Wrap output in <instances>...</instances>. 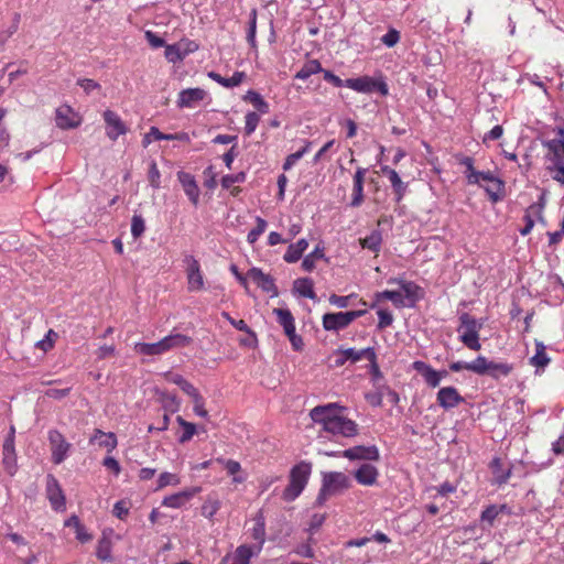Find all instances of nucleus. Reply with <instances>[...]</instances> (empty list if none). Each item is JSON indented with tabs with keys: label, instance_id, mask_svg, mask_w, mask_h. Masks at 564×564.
Wrapping results in <instances>:
<instances>
[{
	"label": "nucleus",
	"instance_id": "obj_13",
	"mask_svg": "<svg viewBox=\"0 0 564 564\" xmlns=\"http://www.w3.org/2000/svg\"><path fill=\"white\" fill-rule=\"evenodd\" d=\"M543 209H544V203L543 198H541L539 202L531 204L524 213L523 220L525 223V226L520 229V234L522 236H527L531 232L533 229L535 221H541L545 225L544 218H543Z\"/></svg>",
	"mask_w": 564,
	"mask_h": 564
},
{
	"label": "nucleus",
	"instance_id": "obj_36",
	"mask_svg": "<svg viewBox=\"0 0 564 564\" xmlns=\"http://www.w3.org/2000/svg\"><path fill=\"white\" fill-rule=\"evenodd\" d=\"M3 465L7 470L12 474V468L15 462V451L12 435H8L3 443Z\"/></svg>",
	"mask_w": 564,
	"mask_h": 564
},
{
	"label": "nucleus",
	"instance_id": "obj_54",
	"mask_svg": "<svg viewBox=\"0 0 564 564\" xmlns=\"http://www.w3.org/2000/svg\"><path fill=\"white\" fill-rule=\"evenodd\" d=\"M181 482V479L177 475L164 471L158 478V484L155 490H161L167 486H176Z\"/></svg>",
	"mask_w": 564,
	"mask_h": 564
},
{
	"label": "nucleus",
	"instance_id": "obj_53",
	"mask_svg": "<svg viewBox=\"0 0 564 564\" xmlns=\"http://www.w3.org/2000/svg\"><path fill=\"white\" fill-rule=\"evenodd\" d=\"M256 223L257 226L253 229H251L247 236V240L250 245H253L268 227V223L259 216L256 217Z\"/></svg>",
	"mask_w": 564,
	"mask_h": 564
},
{
	"label": "nucleus",
	"instance_id": "obj_4",
	"mask_svg": "<svg viewBox=\"0 0 564 564\" xmlns=\"http://www.w3.org/2000/svg\"><path fill=\"white\" fill-rule=\"evenodd\" d=\"M459 322L460 325L457 332L460 334V341L471 350H480L481 345L479 343V330L481 328V324H479L468 313H463L459 316Z\"/></svg>",
	"mask_w": 564,
	"mask_h": 564
},
{
	"label": "nucleus",
	"instance_id": "obj_56",
	"mask_svg": "<svg viewBox=\"0 0 564 564\" xmlns=\"http://www.w3.org/2000/svg\"><path fill=\"white\" fill-rule=\"evenodd\" d=\"M145 231V221L141 215L134 214L131 218V235L134 239L140 238Z\"/></svg>",
	"mask_w": 564,
	"mask_h": 564
},
{
	"label": "nucleus",
	"instance_id": "obj_49",
	"mask_svg": "<svg viewBox=\"0 0 564 564\" xmlns=\"http://www.w3.org/2000/svg\"><path fill=\"white\" fill-rule=\"evenodd\" d=\"M311 145H312L311 141H305V144H304V147L301 150H299V151L288 155L285 161H284V163H283V170L284 171L291 170L292 166H294L296 164V162L300 159H302L303 155L306 154L310 151Z\"/></svg>",
	"mask_w": 564,
	"mask_h": 564
},
{
	"label": "nucleus",
	"instance_id": "obj_10",
	"mask_svg": "<svg viewBox=\"0 0 564 564\" xmlns=\"http://www.w3.org/2000/svg\"><path fill=\"white\" fill-rule=\"evenodd\" d=\"M339 354L341 355V359L337 361L339 365H343L346 360H351L352 362H356L361 359H367L371 365L373 375L378 376L380 372L376 361L377 356L373 348L369 347L361 350H356L355 348H347L339 350Z\"/></svg>",
	"mask_w": 564,
	"mask_h": 564
},
{
	"label": "nucleus",
	"instance_id": "obj_28",
	"mask_svg": "<svg viewBox=\"0 0 564 564\" xmlns=\"http://www.w3.org/2000/svg\"><path fill=\"white\" fill-rule=\"evenodd\" d=\"M273 314L276 316L278 323L283 327L285 335L292 334L295 330V321L290 310L276 307L273 308Z\"/></svg>",
	"mask_w": 564,
	"mask_h": 564
},
{
	"label": "nucleus",
	"instance_id": "obj_6",
	"mask_svg": "<svg viewBox=\"0 0 564 564\" xmlns=\"http://www.w3.org/2000/svg\"><path fill=\"white\" fill-rule=\"evenodd\" d=\"M47 440L51 449V459L55 465L62 464L69 454L72 444L66 441L64 435L57 430H50Z\"/></svg>",
	"mask_w": 564,
	"mask_h": 564
},
{
	"label": "nucleus",
	"instance_id": "obj_32",
	"mask_svg": "<svg viewBox=\"0 0 564 564\" xmlns=\"http://www.w3.org/2000/svg\"><path fill=\"white\" fill-rule=\"evenodd\" d=\"M258 554L257 550L250 545H239L234 553L231 564H250L251 557Z\"/></svg>",
	"mask_w": 564,
	"mask_h": 564
},
{
	"label": "nucleus",
	"instance_id": "obj_38",
	"mask_svg": "<svg viewBox=\"0 0 564 564\" xmlns=\"http://www.w3.org/2000/svg\"><path fill=\"white\" fill-rule=\"evenodd\" d=\"M322 64L317 59L307 61L302 68L295 74L294 78L305 80L314 74L323 72Z\"/></svg>",
	"mask_w": 564,
	"mask_h": 564
},
{
	"label": "nucleus",
	"instance_id": "obj_42",
	"mask_svg": "<svg viewBox=\"0 0 564 564\" xmlns=\"http://www.w3.org/2000/svg\"><path fill=\"white\" fill-rule=\"evenodd\" d=\"M72 522H75V533L76 539L82 542L86 543L93 539L91 534H89L85 528V525L80 522L79 518L77 516H72L66 522V527H70Z\"/></svg>",
	"mask_w": 564,
	"mask_h": 564
},
{
	"label": "nucleus",
	"instance_id": "obj_40",
	"mask_svg": "<svg viewBox=\"0 0 564 564\" xmlns=\"http://www.w3.org/2000/svg\"><path fill=\"white\" fill-rule=\"evenodd\" d=\"M359 242L364 249L378 253L382 243L381 232L379 230H373L367 237L359 239Z\"/></svg>",
	"mask_w": 564,
	"mask_h": 564
},
{
	"label": "nucleus",
	"instance_id": "obj_21",
	"mask_svg": "<svg viewBox=\"0 0 564 564\" xmlns=\"http://www.w3.org/2000/svg\"><path fill=\"white\" fill-rule=\"evenodd\" d=\"M200 491L199 487H194L191 489H186L173 495L165 497L162 501V506L167 508H181L183 507L192 497Z\"/></svg>",
	"mask_w": 564,
	"mask_h": 564
},
{
	"label": "nucleus",
	"instance_id": "obj_27",
	"mask_svg": "<svg viewBox=\"0 0 564 564\" xmlns=\"http://www.w3.org/2000/svg\"><path fill=\"white\" fill-rule=\"evenodd\" d=\"M95 441H98V445L100 447H105L109 453L112 452L118 445V441L115 433H106L99 429L95 430L94 435L90 438L91 443Z\"/></svg>",
	"mask_w": 564,
	"mask_h": 564
},
{
	"label": "nucleus",
	"instance_id": "obj_26",
	"mask_svg": "<svg viewBox=\"0 0 564 564\" xmlns=\"http://www.w3.org/2000/svg\"><path fill=\"white\" fill-rule=\"evenodd\" d=\"M164 352L174 349L186 347L192 343V338L183 334H170L161 339Z\"/></svg>",
	"mask_w": 564,
	"mask_h": 564
},
{
	"label": "nucleus",
	"instance_id": "obj_14",
	"mask_svg": "<svg viewBox=\"0 0 564 564\" xmlns=\"http://www.w3.org/2000/svg\"><path fill=\"white\" fill-rule=\"evenodd\" d=\"M46 495L52 508L55 511H64L66 507V499L58 480L53 476H47Z\"/></svg>",
	"mask_w": 564,
	"mask_h": 564
},
{
	"label": "nucleus",
	"instance_id": "obj_3",
	"mask_svg": "<svg viewBox=\"0 0 564 564\" xmlns=\"http://www.w3.org/2000/svg\"><path fill=\"white\" fill-rule=\"evenodd\" d=\"M312 471V465L307 462L296 464L290 471L289 485L282 492L284 501H294L305 489Z\"/></svg>",
	"mask_w": 564,
	"mask_h": 564
},
{
	"label": "nucleus",
	"instance_id": "obj_50",
	"mask_svg": "<svg viewBox=\"0 0 564 564\" xmlns=\"http://www.w3.org/2000/svg\"><path fill=\"white\" fill-rule=\"evenodd\" d=\"M176 421L183 429V434L180 436L178 442L181 444H184L191 441L196 433V425L194 423L185 421L182 416H177Z\"/></svg>",
	"mask_w": 564,
	"mask_h": 564
},
{
	"label": "nucleus",
	"instance_id": "obj_17",
	"mask_svg": "<svg viewBox=\"0 0 564 564\" xmlns=\"http://www.w3.org/2000/svg\"><path fill=\"white\" fill-rule=\"evenodd\" d=\"M367 170L365 167H358L352 178V194L350 206L359 207L364 203V183Z\"/></svg>",
	"mask_w": 564,
	"mask_h": 564
},
{
	"label": "nucleus",
	"instance_id": "obj_8",
	"mask_svg": "<svg viewBox=\"0 0 564 564\" xmlns=\"http://www.w3.org/2000/svg\"><path fill=\"white\" fill-rule=\"evenodd\" d=\"M327 456H341L348 458L349 460H379L380 454L379 449L376 445L364 446L358 445L350 448H347L343 452H330L326 453Z\"/></svg>",
	"mask_w": 564,
	"mask_h": 564
},
{
	"label": "nucleus",
	"instance_id": "obj_59",
	"mask_svg": "<svg viewBox=\"0 0 564 564\" xmlns=\"http://www.w3.org/2000/svg\"><path fill=\"white\" fill-rule=\"evenodd\" d=\"M259 122H260V116L257 112H254V111L248 112L245 117V133H246V135H251L256 131Z\"/></svg>",
	"mask_w": 564,
	"mask_h": 564
},
{
	"label": "nucleus",
	"instance_id": "obj_47",
	"mask_svg": "<svg viewBox=\"0 0 564 564\" xmlns=\"http://www.w3.org/2000/svg\"><path fill=\"white\" fill-rule=\"evenodd\" d=\"M149 135H152L154 140H178V141H189V137L185 132H178L174 134H165L159 130L156 127H151L149 131Z\"/></svg>",
	"mask_w": 564,
	"mask_h": 564
},
{
	"label": "nucleus",
	"instance_id": "obj_11",
	"mask_svg": "<svg viewBox=\"0 0 564 564\" xmlns=\"http://www.w3.org/2000/svg\"><path fill=\"white\" fill-rule=\"evenodd\" d=\"M55 123L62 130L75 129L80 126L82 117L70 106L62 105L56 108Z\"/></svg>",
	"mask_w": 564,
	"mask_h": 564
},
{
	"label": "nucleus",
	"instance_id": "obj_15",
	"mask_svg": "<svg viewBox=\"0 0 564 564\" xmlns=\"http://www.w3.org/2000/svg\"><path fill=\"white\" fill-rule=\"evenodd\" d=\"M247 276L252 280L263 292L270 293L272 297L279 295L274 279L270 274L264 273L261 269L251 268L247 272Z\"/></svg>",
	"mask_w": 564,
	"mask_h": 564
},
{
	"label": "nucleus",
	"instance_id": "obj_63",
	"mask_svg": "<svg viewBox=\"0 0 564 564\" xmlns=\"http://www.w3.org/2000/svg\"><path fill=\"white\" fill-rule=\"evenodd\" d=\"M183 262L186 267L185 268L186 275L202 271L198 260L192 254H185Z\"/></svg>",
	"mask_w": 564,
	"mask_h": 564
},
{
	"label": "nucleus",
	"instance_id": "obj_1",
	"mask_svg": "<svg viewBox=\"0 0 564 564\" xmlns=\"http://www.w3.org/2000/svg\"><path fill=\"white\" fill-rule=\"evenodd\" d=\"M308 415L313 423L321 427L319 434L326 433L335 438H351L358 435V424L348 417L347 408L339 403L316 405Z\"/></svg>",
	"mask_w": 564,
	"mask_h": 564
},
{
	"label": "nucleus",
	"instance_id": "obj_31",
	"mask_svg": "<svg viewBox=\"0 0 564 564\" xmlns=\"http://www.w3.org/2000/svg\"><path fill=\"white\" fill-rule=\"evenodd\" d=\"M294 291L301 296L314 300L316 294L314 292V282L310 278H300L294 281Z\"/></svg>",
	"mask_w": 564,
	"mask_h": 564
},
{
	"label": "nucleus",
	"instance_id": "obj_25",
	"mask_svg": "<svg viewBox=\"0 0 564 564\" xmlns=\"http://www.w3.org/2000/svg\"><path fill=\"white\" fill-rule=\"evenodd\" d=\"M308 247V241L306 239H300L297 240L295 243H291L285 253L283 254V260L288 263H295L297 262L304 251L307 249Z\"/></svg>",
	"mask_w": 564,
	"mask_h": 564
},
{
	"label": "nucleus",
	"instance_id": "obj_22",
	"mask_svg": "<svg viewBox=\"0 0 564 564\" xmlns=\"http://www.w3.org/2000/svg\"><path fill=\"white\" fill-rule=\"evenodd\" d=\"M354 477L362 486H373L379 477V470L371 464H362L355 470Z\"/></svg>",
	"mask_w": 564,
	"mask_h": 564
},
{
	"label": "nucleus",
	"instance_id": "obj_64",
	"mask_svg": "<svg viewBox=\"0 0 564 564\" xmlns=\"http://www.w3.org/2000/svg\"><path fill=\"white\" fill-rule=\"evenodd\" d=\"M246 181V174L243 172L234 174V175H225L221 178V186L224 188H231L236 183H243Z\"/></svg>",
	"mask_w": 564,
	"mask_h": 564
},
{
	"label": "nucleus",
	"instance_id": "obj_30",
	"mask_svg": "<svg viewBox=\"0 0 564 564\" xmlns=\"http://www.w3.org/2000/svg\"><path fill=\"white\" fill-rule=\"evenodd\" d=\"M437 400L440 404L445 408H454L463 401L457 390H438Z\"/></svg>",
	"mask_w": 564,
	"mask_h": 564
},
{
	"label": "nucleus",
	"instance_id": "obj_20",
	"mask_svg": "<svg viewBox=\"0 0 564 564\" xmlns=\"http://www.w3.org/2000/svg\"><path fill=\"white\" fill-rule=\"evenodd\" d=\"M177 178L183 186L185 194L188 196L189 200L194 206L198 205L199 202V187L193 175L186 172H178Z\"/></svg>",
	"mask_w": 564,
	"mask_h": 564
},
{
	"label": "nucleus",
	"instance_id": "obj_18",
	"mask_svg": "<svg viewBox=\"0 0 564 564\" xmlns=\"http://www.w3.org/2000/svg\"><path fill=\"white\" fill-rule=\"evenodd\" d=\"M206 96V91L202 88H187L178 94L177 106L180 108H193Z\"/></svg>",
	"mask_w": 564,
	"mask_h": 564
},
{
	"label": "nucleus",
	"instance_id": "obj_55",
	"mask_svg": "<svg viewBox=\"0 0 564 564\" xmlns=\"http://www.w3.org/2000/svg\"><path fill=\"white\" fill-rule=\"evenodd\" d=\"M545 346L542 343H536V349L534 356L531 358L532 365L535 367H545L549 364Z\"/></svg>",
	"mask_w": 564,
	"mask_h": 564
},
{
	"label": "nucleus",
	"instance_id": "obj_2",
	"mask_svg": "<svg viewBox=\"0 0 564 564\" xmlns=\"http://www.w3.org/2000/svg\"><path fill=\"white\" fill-rule=\"evenodd\" d=\"M351 487L350 478L341 471H326L322 474V486L316 503L323 506L330 497L341 495Z\"/></svg>",
	"mask_w": 564,
	"mask_h": 564
},
{
	"label": "nucleus",
	"instance_id": "obj_62",
	"mask_svg": "<svg viewBox=\"0 0 564 564\" xmlns=\"http://www.w3.org/2000/svg\"><path fill=\"white\" fill-rule=\"evenodd\" d=\"M165 57L171 63L181 62L184 58L180 47L176 44L165 45Z\"/></svg>",
	"mask_w": 564,
	"mask_h": 564
},
{
	"label": "nucleus",
	"instance_id": "obj_35",
	"mask_svg": "<svg viewBox=\"0 0 564 564\" xmlns=\"http://www.w3.org/2000/svg\"><path fill=\"white\" fill-rule=\"evenodd\" d=\"M490 468L494 475V482L498 485L506 484L511 476V469L505 470L502 460L498 457L494 458Z\"/></svg>",
	"mask_w": 564,
	"mask_h": 564
},
{
	"label": "nucleus",
	"instance_id": "obj_12",
	"mask_svg": "<svg viewBox=\"0 0 564 564\" xmlns=\"http://www.w3.org/2000/svg\"><path fill=\"white\" fill-rule=\"evenodd\" d=\"M102 118L107 127L106 134L111 141H116L119 135L128 132V127L117 112L107 109L104 111Z\"/></svg>",
	"mask_w": 564,
	"mask_h": 564
},
{
	"label": "nucleus",
	"instance_id": "obj_37",
	"mask_svg": "<svg viewBox=\"0 0 564 564\" xmlns=\"http://www.w3.org/2000/svg\"><path fill=\"white\" fill-rule=\"evenodd\" d=\"M133 349L137 354L144 356H156L164 354L161 340L156 343H137Z\"/></svg>",
	"mask_w": 564,
	"mask_h": 564
},
{
	"label": "nucleus",
	"instance_id": "obj_60",
	"mask_svg": "<svg viewBox=\"0 0 564 564\" xmlns=\"http://www.w3.org/2000/svg\"><path fill=\"white\" fill-rule=\"evenodd\" d=\"M193 399V410L195 414L198 416L205 417L207 416V410L204 406V401L202 395L197 392V390H187Z\"/></svg>",
	"mask_w": 564,
	"mask_h": 564
},
{
	"label": "nucleus",
	"instance_id": "obj_43",
	"mask_svg": "<svg viewBox=\"0 0 564 564\" xmlns=\"http://www.w3.org/2000/svg\"><path fill=\"white\" fill-rule=\"evenodd\" d=\"M111 549L112 543L110 539L104 536L98 541L96 556L102 562H110L112 560Z\"/></svg>",
	"mask_w": 564,
	"mask_h": 564
},
{
	"label": "nucleus",
	"instance_id": "obj_51",
	"mask_svg": "<svg viewBox=\"0 0 564 564\" xmlns=\"http://www.w3.org/2000/svg\"><path fill=\"white\" fill-rule=\"evenodd\" d=\"M7 113L8 110L3 107H0V151L9 145L11 139L10 133L3 122Z\"/></svg>",
	"mask_w": 564,
	"mask_h": 564
},
{
	"label": "nucleus",
	"instance_id": "obj_52",
	"mask_svg": "<svg viewBox=\"0 0 564 564\" xmlns=\"http://www.w3.org/2000/svg\"><path fill=\"white\" fill-rule=\"evenodd\" d=\"M246 99L249 100L260 112L267 113L269 111V104L257 91L249 90L246 95Z\"/></svg>",
	"mask_w": 564,
	"mask_h": 564
},
{
	"label": "nucleus",
	"instance_id": "obj_23",
	"mask_svg": "<svg viewBox=\"0 0 564 564\" xmlns=\"http://www.w3.org/2000/svg\"><path fill=\"white\" fill-rule=\"evenodd\" d=\"M413 368L424 378L426 384H429L430 387H433V388L438 386V383L442 379V376L446 375V371H444V372L435 371L434 369H432L429 365H426L423 361H414Z\"/></svg>",
	"mask_w": 564,
	"mask_h": 564
},
{
	"label": "nucleus",
	"instance_id": "obj_7",
	"mask_svg": "<svg viewBox=\"0 0 564 564\" xmlns=\"http://www.w3.org/2000/svg\"><path fill=\"white\" fill-rule=\"evenodd\" d=\"M345 86L357 93L370 94L379 91L382 96L389 94L388 85L383 80H376L370 76L348 78L345 80Z\"/></svg>",
	"mask_w": 564,
	"mask_h": 564
},
{
	"label": "nucleus",
	"instance_id": "obj_45",
	"mask_svg": "<svg viewBox=\"0 0 564 564\" xmlns=\"http://www.w3.org/2000/svg\"><path fill=\"white\" fill-rule=\"evenodd\" d=\"M160 401L162 402L165 412L174 413L178 410L176 395L170 390L161 391Z\"/></svg>",
	"mask_w": 564,
	"mask_h": 564
},
{
	"label": "nucleus",
	"instance_id": "obj_44",
	"mask_svg": "<svg viewBox=\"0 0 564 564\" xmlns=\"http://www.w3.org/2000/svg\"><path fill=\"white\" fill-rule=\"evenodd\" d=\"M216 462L219 464H223L227 470V473L231 476H234L235 482H242L245 479L242 477H238L237 474L241 470V465L239 462L234 459H224L221 457L216 458Z\"/></svg>",
	"mask_w": 564,
	"mask_h": 564
},
{
	"label": "nucleus",
	"instance_id": "obj_34",
	"mask_svg": "<svg viewBox=\"0 0 564 564\" xmlns=\"http://www.w3.org/2000/svg\"><path fill=\"white\" fill-rule=\"evenodd\" d=\"M375 299H376V302L370 306L371 308H373L382 300L391 301L397 307L404 306L403 294L400 291L386 290L382 292H377L375 294Z\"/></svg>",
	"mask_w": 564,
	"mask_h": 564
},
{
	"label": "nucleus",
	"instance_id": "obj_5",
	"mask_svg": "<svg viewBox=\"0 0 564 564\" xmlns=\"http://www.w3.org/2000/svg\"><path fill=\"white\" fill-rule=\"evenodd\" d=\"M365 314V310L326 313L323 315L322 324L325 330L338 332L347 328L355 319Z\"/></svg>",
	"mask_w": 564,
	"mask_h": 564
},
{
	"label": "nucleus",
	"instance_id": "obj_46",
	"mask_svg": "<svg viewBox=\"0 0 564 564\" xmlns=\"http://www.w3.org/2000/svg\"><path fill=\"white\" fill-rule=\"evenodd\" d=\"M251 536L258 541V545L254 547L257 553H260L265 542V524L263 520H258L251 530Z\"/></svg>",
	"mask_w": 564,
	"mask_h": 564
},
{
	"label": "nucleus",
	"instance_id": "obj_39",
	"mask_svg": "<svg viewBox=\"0 0 564 564\" xmlns=\"http://www.w3.org/2000/svg\"><path fill=\"white\" fill-rule=\"evenodd\" d=\"M388 282L390 284H400L403 297L405 296L412 301H416L419 299V292L421 291V288L416 285L414 282L398 280L395 278L390 279Z\"/></svg>",
	"mask_w": 564,
	"mask_h": 564
},
{
	"label": "nucleus",
	"instance_id": "obj_9",
	"mask_svg": "<svg viewBox=\"0 0 564 564\" xmlns=\"http://www.w3.org/2000/svg\"><path fill=\"white\" fill-rule=\"evenodd\" d=\"M468 370L499 378L500 376H507L510 372V367L506 364L488 361L485 357L479 356L473 362H469Z\"/></svg>",
	"mask_w": 564,
	"mask_h": 564
},
{
	"label": "nucleus",
	"instance_id": "obj_24",
	"mask_svg": "<svg viewBox=\"0 0 564 564\" xmlns=\"http://www.w3.org/2000/svg\"><path fill=\"white\" fill-rule=\"evenodd\" d=\"M208 77L226 88H234L239 86L246 78L245 72H235L231 77L226 78L216 72H209Z\"/></svg>",
	"mask_w": 564,
	"mask_h": 564
},
{
	"label": "nucleus",
	"instance_id": "obj_33",
	"mask_svg": "<svg viewBox=\"0 0 564 564\" xmlns=\"http://www.w3.org/2000/svg\"><path fill=\"white\" fill-rule=\"evenodd\" d=\"M491 203H498L503 198L505 182L499 177L484 187Z\"/></svg>",
	"mask_w": 564,
	"mask_h": 564
},
{
	"label": "nucleus",
	"instance_id": "obj_41",
	"mask_svg": "<svg viewBox=\"0 0 564 564\" xmlns=\"http://www.w3.org/2000/svg\"><path fill=\"white\" fill-rule=\"evenodd\" d=\"M220 506H221L220 501L216 497H213L212 495H209V496H207L204 503L202 505L200 513L203 517H205L207 519H213V517L220 509Z\"/></svg>",
	"mask_w": 564,
	"mask_h": 564
},
{
	"label": "nucleus",
	"instance_id": "obj_57",
	"mask_svg": "<svg viewBox=\"0 0 564 564\" xmlns=\"http://www.w3.org/2000/svg\"><path fill=\"white\" fill-rule=\"evenodd\" d=\"M187 289L189 292H197L204 289V276L202 271L186 275Z\"/></svg>",
	"mask_w": 564,
	"mask_h": 564
},
{
	"label": "nucleus",
	"instance_id": "obj_16",
	"mask_svg": "<svg viewBox=\"0 0 564 564\" xmlns=\"http://www.w3.org/2000/svg\"><path fill=\"white\" fill-rule=\"evenodd\" d=\"M558 138L549 140L544 143L549 152L552 154L551 161L553 165L564 164V129L557 128Z\"/></svg>",
	"mask_w": 564,
	"mask_h": 564
},
{
	"label": "nucleus",
	"instance_id": "obj_19",
	"mask_svg": "<svg viewBox=\"0 0 564 564\" xmlns=\"http://www.w3.org/2000/svg\"><path fill=\"white\" fill-rule=\"evenodd\" d=\"M381 172L389 178L391 183L393 193L395 195V202L400 203L406 193L408 184L401 180L395 170L391 169L388 165L382 166Z\"/></svg>",
	"mask_w": 564,
	"mask_h": 564
},
{
	"label": "nucleus",
	"instance_id": "obj_58",
	"mask_svg": "<svg viewBox=\"0 0 564 564\" xmlns=\"http://www.w3.org/2000/svg\"><path fill=\"white\" fill-rule=\"evenodd\" d=\"M57 337L58 335L55 330L48 329L45 337L36 343V348L43 350L44 352L53 349Z\"/></svg>",
	"mask_w": 564,
	"mask_h": 564
},
{
	"label": "nucleus",
	"instance_id": "obj_48",
	"mask_svg": "<svg viewBox=\"0 0 564 564\" xmlns=\"http://www.w3.org/2000/svg\"><path fill=\"white\" fill-rule=\"evenodd\" d=\"M506 509V505L497 506L490 505L488 506L480 514V520L482 522H487L489 525H492L497 517Z\"/></svg>",
	"mask_w": 564,
	"mask_h": 564
},
{
	"label": "nucleus",
	"instance_id": "obj_29",
	"mask_svg": "<svg viewBox=\"0 0 564 564\" xmlns=\"http://www.w3.org/2000/svg\"><path fill=\"white\" fill-rule=\"evenodd\" d=\"M457 163L465 167L464 175L469 185H475L477 183V173L478 171L474 166V159L471 156L466 155H456Z\"/></svg>",
	"mask_w": 564,
	"mask_h": 564
},
{
	"label": "nucleus",
	"instance_id": "obj_61",
	"mask_svg": "<svg viewBox=\"0 0 564 564\" xmlns=\"http://www.w3.org/2000/svg\"><path fill=\"white\" fill-rule=\"evenodd\" d=\"M163 377L165 384H175L180 386L181 388H192V384H187L183 376L177 372L169 371L165 372Z\"/></svg>",
	"mask_w": 564,
	"mask_h": 564
}]
</instances>
